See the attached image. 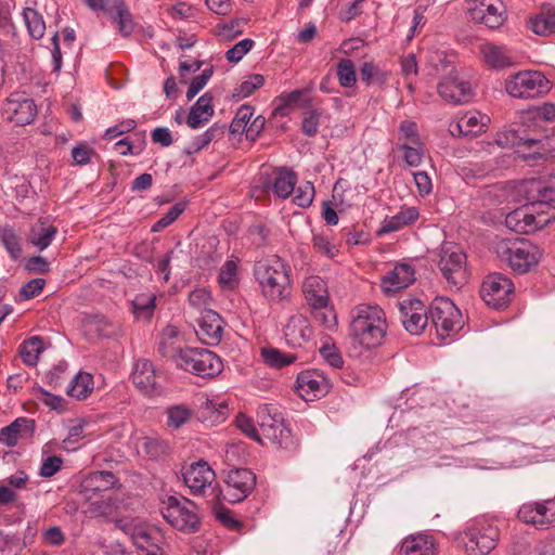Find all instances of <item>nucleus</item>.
I'll return each mask as SVG.
<instances>
[{"label":"nucleus","mask_w":555,"mask_h":555,"mask_svg":"<svg viewBox=\"0 0 555 555\" xmlns=\"http://www.w3.org/2000/svg\"><path fill=\"white\" fill-rule=\"evenodd\" d=\"M313 248L327 258H335L338 255V248L327 236L323 234H314L312 237Z\"/></svg>","instance_id":"nucleus-59"},{"label":"nucleus","mask_w":555,"mask_h":555,"mask_svg":"<svg viewBox=\"0 0 555 555\" xmlns=\"http://www.w3.org/2000/svg\"><path fill=\"white\" fill-rule=\"evenodd\" d=\"M429 318L438 338H453L462 328V313L457 307L444 297L436 298L429 307Z\"/></svg>","instance_id":"nucleus-8"},{"label":"nucleus","mask_w":555,"mask_h":555,"mask_svg":"<svg viewBox=\"0 0 555 555\" xmlns=\"http://www.w3.org/2000/svg\"><path fill=\"white\" fill-rule=\"evenodd\" d=\"M310 89H296L292 92L282 93L278 96L279 104L275 107V113L281 116L287 115V111L292 109L304 102L305 105H310V100L305 99V95Z\"/></svg>","instance_id":"nucleus-38"},{"label":"nucleus","mask_w":555,"mask_h":555,"mask_svg":"<svg viewBox=\"0 0 555 555\" xmlns=\"http://www.w3.org/2000/svg\"><path fill=\"white\" fill-rule=\"evenodd\" d=\"M192 410L184 404L172 405L167 409V425L178 429L190 421Z\"/></svg>","instance_id":"nucleus-48"},{"label":"nucleus","mask_w":555,"mask_h":555,"mask_svg":"<svg viewBox=\"0 0 555 555\" xmlns=\"http://www.w3.org/2000/svg\"><path fill=\"white\" fill-rule=\"evenodd\" d=\"M436 261L450 287L460 289L467 282V257L457 244L444 242L437 253Z\"/></svg>","instance_id":"nucleus-7"},{"label":"nucleus","mask_w":555,"mask_h":555,"mask_svg":"<svg viewBox=\"0 0 555 555\" xmlns=\"http://www.w3.org/2000/svg\"><path fill=\"white\" fill-rule=\"evenodd\" d=\"M229 408L225 400L217 401L214 399H206L202 405V417L204 421L211 424L223 422L228 416Z\"/></svg>","instance_id":"nucleus-43"},{"label":"nucleus","mask_w":555,"mask_h":555,"mask_svg":"<svg viewBox=\"0 0 555 555\" xmlns=\"http://www.w3.org/2000/svg\"><path fill=\"white\" fill-rule=\"evenodd\" d=\"M418 216L420 214L416 207L401 208L395 216L384 220L377 233L382 235L399 231L403 227L415 222Z\"/></svg>","instance_id":"nucleus-34"},{"label":"nucleus","mask_w":555,"mask_h":555,"mask_svg":"<svg viewBox=\"0 0 555 555\" xmlns=\"http://www.w3.org/2000/svg\"><path fill=\"white\" fill-rule=\"evenodd\" d=\"M42 350V339L38 336H34L21 345L20 354L26 365L34 366L37 364L39 354Z\"/></svg>","instance_id":"nucleus-46"},{"label":"nucleus","mask_w":555,"mask_h":555,"mask_svg":"<svg viewBox=\"0 0 555 555\" xmlns=\"http://www.w3.org/2000/svg\"><path fill=\"white\" fill-rule=\"evenodd\" d=\"M223 496L230 503H238L245 500L256 485L255 474L247 468L230 469L224 479Z\"/></svg>","instance_id":"nucleus-13"},{"label":"nucleus","mask_w":555,"mask_h":555,"mask_svg":"<svg viewBox=\"0 0 555 555\" xmlns=\"http://www.w3.org/2000/svg\"><path fill=\"white\" fill-rule=\"evenodd\" d=\"M134 386L145 395H152L156 389V372L153 363L146 359H140L132 370Z\"/></svg>","instance_id":"nucleus-27"},{"label":"nucleus","mask_w":555,"mask_h":555,"mask_svg":"<svg viewBox=\"0 0 555 555\" xmlns=\"http://www.w3.org/2000/svg\"><path fill=\"white\" fill-rule=\"evenodd\" d=\"M216 480V474L205 461L192 463L183 472V481L193 495H207L212 493V483Z\"/></svg>","instance_id":"nucleus-16"},{"label":"nucleus","mask_w":555,"mask_h":555,"mask_svg":"<svg viewBox=\"0 0 555 555\" xmlns=\"http://www.w3.org/2000/svg\"><path fill=\"white\" fill-rule=\"evenodd\" d=\"M93 390V377L87 372H79L67 386L68 396L78 400L86 399Z\"/></svg>","instance_id":"nucleus-41"},{"label":"nucleus","mask_w":555,"mask_h":555,"mask_svg":"<svg viewBox=\"0 0 555 555\" xmlns=\"http://www.w3.org/2000/svg\"><path fill=\"white\" fill-rule=\"evenodd\" d=\"M305 298L311 308H324L330 297L326 282L317 275L306 278L302 284Z\"/></svg>","instance_id":"nucleus-26"},{"label":"nucleus","mask_w":555,"mask_h":555,"mask_svg":"<svg viewBox=\"0 0 555 555\" xmlns=\"http://www.w3.org/2000/svg\"><path fill=\"white\" fill-rule=\"evenodd\" d=\"M199 331L197 335L207 345L220 343L223 333V321L214 310H203L198 321Z\"/></svg>","instance_id":"nucleus-24"},{"label":"nucleus","mask_w":555,"mask_h":555,"mask_svg":"<svg viewBox=\"0 0 555 555\" xmlns=\"http://www.w3.org/2000/svg\"><path fill=\"white\" fill-rule=\"evenodd\" d=\"M264 77L259 74L250 75L246 80L241 82L233 91V99L242 100L249 96L255 90L262 87Z\"/></svg>","instance_id":"nucleus-51"},{"label":"nucleus","mask_w":555,"mask_h":555,"mask_svg":"<svg viewBox=\"0 0 555 555\" xmlns=\"http://www.w3.org/2000/svg\"><path fill=\"white\" fill-rule=\"evenodd\" d=\"M513 293V282L499 272L489 274L482 282L480 289L483 301L496 310L506 307L511 301Z\"/></svg>","instance_id":"nucleus-12"},{"label":"nucleus","mask_w":555,"mask_h":555,"mask_svg":"<svg viewBox=\"0 0 555 555\" xmlns=\"http://www.w3.org/2000/svg\"><path fill=\"white\" fill-rule=\"evenodd\" d=\"M398 149L403 151V158L408 166L417 167L422 164L424 157V147L422 142L418 144L402 142L398 144Z\"/></svg>","instance_id":"nucleus-52"},{"label":"nucleus","mask_w":555,"mask_h":555,"mask_svg":"<svg viewBox=\"0 0 555 555\" xmlns=\"http://www.w3.org/2000/svg\"><path fill=\"white\" fill-rule=\"evenodd\" d=\"M224 134V126L214 124L206 131L196 135L188 144L185 152L188 154H194L206 147L211 141L222 138Z\"/></svg>","instance_id":"nucleus-40"},{"label":"nucleus","mask_w":555,"mask_h":555,"mask_svg":"<svg viewBox=\"0 0 555 555\" xmlns=\"http://www.w3.org/2000/svg\"><path fill=\"white\" fill-rule=\"evenodd\" d=\"M261 354L267 364L275 367L289 365L296 360V356L285 354L275 348H264Z\"/></svg>","instance_id":"nucleus-54"},{"label":"nucleus","mask_w":555,"mask_h":555,"mask_svg":"<svg viewBox=\"0 0 555 555\" xmlns=\"http://www.w3.org/2000/svg\"><path fill=\"white\" fill-rule=\"evenodd\" d=\"M320 354L324 361L334 369H340L344 365L341 353L335 345H324L320 348Z\"/></svg>","instance_id":"nucleus-64"},{"label":"nucleus","mask_w":555,"mask_h":555,"mask_svg":"<svg viewBox=\"0 0 555 555\" xmlns=\"http://www.w3.org/2000/svg\"><path fill=\"white\" fill-rule=\"evenodd\" d=\"M156 297L152 294L137 295L132 300V313L135 319L147 321L154 313Z\"/></svg>","instance_id":"nucleus-45"},{"label":"nucleus","mask_w":555,"mask_h":555,"mask_svg":"<svg viewBox=\"0 0 555 555\" xmlns=\"http://www.w3.org/2000/svg\"><path fill=\"white\" fill-rule=\"evenodd\" d=\"M116 483V477L107 470H98L86 476L80 483V493L91 500L96 493L107 491Z\"/></svg>","instance_id":"nucleus-25"},{"label":"nucleus","mask_w":555,"mask_h":555,"mask_svg":"<svg viewBox=\"0 0 555 555\" xmlns=\"http://www.w3.org/2000/svg\"><path fill=\"white\" fill-rule=\"evenodd\" d=\"M211 301L210 292L204 287L195 288L189 294V304L201 313L203 310H208L207 306Z\"/></svg>","instance_id":"nucleus-62"},{"label":"nucleus","mask_w":555,"mask_h":555,"mask_svg":"<svg viewBox=\"0 0 555 555\" xmlns=\"http://www.w3.org/2000/svg\"><path fill=\"white\" fill-rule=\"evenodd\" d=\"M361 80L367 85H384L388 79V74L382 70L372 62H364L360 69Z\"/></svg>","instance_id":"nucleus-49"},{"label":"nucleus","mask_w":555,"mask_h":555,"mask_svg":"<svg viewBox=\"0 0 555 555\" xmlns=\"http://www.w3.org/2000/svg\"><path fill=\"white\" fill-rule=\"evenodd\" d=\"M490 118L478 111H469L462 115L454 125L450 126V132L454 135L457 131L462 135H479L486 131Z\"/></svg>","instance_id":"nucleus-23"},{"label":"nucleus","mask_w":555,"mask_h":555,"mask_svg":"<svg viewBox=\"0 0 555 555\" xmlns=\"http://www.w3.org/2000/svg\"><path fill=\"white\" fill-rule=\"evenodd\" d=\"M218 282L222 288L232 289L237 283V263L235 260H227L219 272Z\"/></svg>","instance_id":"nucleus-53"},{"label":"nucleus","mask_w":555,"mask_h":555,"mask_svg":"<svg viewBox=\"0 0 555 555\" xmlns=\"http://www.w3.org/2000/svg\"><path fill=\"white\" fill-rule=\"evenodd\" d=\"M494 248L498 257L519 274L527 273L534 268L542 255L538 246L528 242L501 240Z\"/></svg>","instance_id":"nucleus-5"},{"label":"nucleus","mask_w":555,"mask_h":555,"mask_svg":"<svg viewBox=\"0 0 555 555\" xmlns=\"http://www.w3.org/2000/svg\"><path fill=\"white\" fill-rule=\"evenodd\" d=\"M254 276L266 299L281 301L289 296L291 268L281 257L271 255L256 261Z\"/></svg>","instance_id":"nucleus-2"},{"label":"nucleus","mask_w":555,"mask_h":555,"mask_svg":"<svg viewBox=\"0 0 555 555\" xmlns=\"http://www.w3.org/2000/svg\"><path fill=\"white\" fill-rule=\"evenodd\" d=\"M178 366L204 378L215 377L223 370L222 360L216 353L199 348L180 350Z\"/></svg>","instance_id":"nucleus-9"},{"label":"nucleus","mask_w":555,"mask_h":555,"mask_svg":"<svg viewBox=\"0 0 555 555\" xmlns=\"http://www.w3.org/2000/svg\"><path fill=\"white\" fill-rule=\"evenodd\" d=\"M296 384L298 392L307 401L324 397L331 389L330 380L319 370L300 372Z\"/></svg>","instance_id":"nucleus-20"},{"label":"nucleus","mask_w":555,"mask_h":555,"mask_svg":"<svg viewBox=\"0 0 555 555\" xmlns=\"http://www.w3.org/2000/svg\"><path fill=\"white\" fill-rule=\"evenodd\" d=\"M438 93L444 101L453 104L467 103L474 95L470 83L460 77L454 67H451L447 77L438 85Z\"/></svg>","instance_id":"nucleus-17"},{"label":"nucleus","mask_w":555,"mask_h":555,"mask_svg":"<svg viewBox=\"0 0 555 555\" xmlns=\"http://www.w3.org/2000/svg\"><path fill=\"white\" fill-rule=\"evenodd\" d=\"M314 320L326 330L336 326V313L333 308L325 306L324 308H312Z\"/></svg>","instance_id":"nucleus-61"},{"label":"nucleus","mask_w":555,"mask_h":555,"mask_svg":"<svg viewBox=\"0 0 555 555\" xmlns=\"http://www.w3.org/2000/svg\"><path fill=\"white\" fill-rule=\"evenodd\" d=\"M436 545L429 534H411L401 542L400 555H436Z\"/></svg>","instance_id":"nucleus-29"},{"label":"nucleus","mask_w":555,"mask_h":555,"mask_svg":"<svg viewBox=\"0 0 555 555\" xmlns=\"http://www.w3.org/2000/svg\"><path fill=\"white\" fill-rule=\"evenodd\" d=\"M485 63L494 69H503L515 64L514 54L504 46L485 43L480 48Z\"/></svg>","instance_id":"nucleus-30"},{"label":"nucleus","mask_w":555,"mask_h":555,"mask_svg":"<svg viewBox=\"0 0 555 555\" xmlns=\"http://www.w3.org/2000/svg\"><path fill=\"white\" fill-rule=\"evenodd\" d=\"M109 14H114V20L118 24L119 33L128 37L133 31L132 15L124 0H109Z\"/></svg>","instance_id":"nucleus-36"},{"label":"nucleus","mask_w":555,"mask_h":555,"mask_svg":"<svg viewBox=\"0 0 555 555\" xmlns=\"http://www.w3.org/2000/svg\"><path fill=\"white\" fill-rule=\"evenodd\" d=\"M0 243L8 251L12 260H18L22 257V246L15 230L10 225L0 228Z\"/></svg>","instance_id":"nucleus-44"},{"label":"nucleus","mask_w":555,"mask_h":555,"mask_svg":"<svg viewBox=\"0 0 555 555\" xmlns=\"http://www.w3.org/2000/svg\"><path fill=\"white\" fill-rule=\"evenodd\" d=\"M185 204L177 203L163 216L157 222L152 225V232H160L165 228L173 223L178 217L184 211Z\"/></svg>","instance_id":"nucleus-58"},{"label":"nucleus","mask_w":555,"mask_h":555,"mask_svg":"<svg viewBox=\"0 0 555 555\" xmlns=\"http://www.w3.org/2000/svg\"><path fill=\"white\" fill-rule=\"evenodd\" d=\"M253 47L254 41L249 38H245L230 48L225 53V57L231 63H238Z\"/></svg>","instance_id":"nucleus-60"},{"label":"nucleus","mask_w":555,"mask_h":555,"mask_svg":"<svg viewBox=\"0 0 555 555\" xmlns=\"http://www.w3.org/2000/svg\"><path fill=\"white\" fill-rule=\"evenodd\" d=\"M262 436L281 448L287 449L292 446L291 430L285 426L283 417L272 425H264Z\"/></svg>","instance_id":"nucleus-39"},{"label":"nucleus","mask_w":555,"mask_h":555,"mask_svg":"<svg viewBox=\"0 0 555 555\" xmlns=\"http://www.w3.org/2000/svg\"><path fill=\"white\" fill-rule=\"evenodd\" d=\"M499 538L498 527L486 519H476L459 533L457 541L467 555H487L495 547Z\"/></svg>","instance_id":"nucleus-4"},{"label":"nucleus","mask_w":555,"mask_h":555,"mask_svg":"<svg viewBox=\"0 0 555 555\" xmlns=\"http://www.w3.org/2000/svg\"><path fill=\"white\" fill-rule=\"evenodd\" d=\"M57 234V229L51 224L38 222L30 229L28 241L39 250L48 248Z\"/></svg>","instance_id":"nucleus-37"},{"label":"nucleus","mask_w":555,"mask_h":555,"mask_svg":"<svg viewBox=\"0 0 555 555\" xmlns=\"http://www.w3.org/2000/svg\"><path fill=\"white\" fill-rule=\"evenodd\" d=\"M506 92L518 99H533L550 90V81L538 70H522L505 81Z\"/></svg>","instance_id":"nucleus-10"},{"label":"nucleus","mask_w":555,"mask_h":555,"mask_svg":"<svg viewBox=\"0 0 555 555\" xmlns=\"http://www.w3.org/2000/svg\"><path fill=\"white\" fill-rule=\"evenodd\" d=\"M530 29L540 36H547L555 31V8L543 7L539 14L529 21Z\"/></svg>","instance_id":"nucleus-35"},{"label":"nucleus","mask_w":555,"mask_h":555,"mask_svg":"<svg viewBox=\"0 0 555 555\" xmlns=\"http://www.w3.org/2000/svg\"><path fill=\"white\" fill-rule=\"evenodd\" d=\"M120 528L143 552L142 555H158L162 552L163 535L156 528L135 519L121 521Z\"/></svg>","instance_id":"nucleus-11"},{"label":"nucleus","mask_w":555,"mask_h":555,"mask_svg":"<svg viewBox=\"0 0 555 555\" xmlns=\"http://www.w3.org/2000/svg\"><path fill=\"white\" fill-rule=\"evenodd\" d=\"M473 21L496 29L505 21V9L501 0H466Z\"/></svg>","instance_id":"nucleus-14"},{"label":"nucleus","mask_w":555,"mask_h":555,"mask_svg":"<svg viewBox=\"0 0 555 555\" xmlns=\"http://www.w3.org/2000/svg\"><path fill=\"white\" fill-rule=\"evenodd\" d=\"M254 116V108L249 105H242L230 125V131L233 134H241Z\"/></svg>","instance_id":"nucleus-55"},{"label":"nucleus","mask_w":555,"mask_h":555,"mask_svg":"<svg viewBox=\"0 0 555 555\" xmlns=\"http://www.w3.org/2000/svg\"><path fill=\"white\" fill-rule=\"evenodd\" d=\"M518 518L541 529L554 526L555 499L522 504L518 511Z\"/></svg>","instance_id":"nucleus-19"},{"label":"nucleus","mask_w":555,"mask_h":555,"mask_svg":"<svg viewBox=\"0 0 555 555\" xmlns=\"http://www.w3.org/2000/svg\"><path fill=\"white\" fill-rule=\"evenodd\" d=\"M23 17L31 38L37 40L42 38L46 33V23L42 15L35 9L26 8L23 11Z\"/></svg>","instance_id":"nucleus-47"},{"label":"nucleus","mask_w":555,"mask_h":555,"mask_svg":"<svg viewBox=\"0 0 555 555\" xmlns=\"http://www.w3.org/2000/svg\"><path fill=\"white\" fill-rule=\"evenodd\" d=\"M337 78L341 87L351 88L357 82V74L353 62L343 59L337 64Z\"/></svg>","instance_id":"nucleus-50"},{"label":"nucleus","mask_w":555,"mask_h":555,"mask_svg":"<svg viewBox=\"0 0 555 555\" xmlns=\"http://www.w3.org/2000/svg\"><path fill=\"white\" fill-rule=\"evenodd\" d=\"M313 331L307 317L297 313L292 315L284 326V336L287 345L302 347L312 337Z\"/></svg>","instance_id":"nucleus-21"},{"label":"nucleus","mask_w":555,"mask_h":555,"mask_svg":"<svg viewBox=\"0 0 555 555\" xmlns=\"http://www.w3.org/2000/svg\"><path fill=\"white\" fill-rule=\"evenodd\" d=\"M295 196L293 202L301 208L311 206L314 198V186L311 182L307 181L294 190Z\"/></svg>","instance_id":"nucleus-56"},{"label":"nucleus","mask_w":555,"mask_h":555,"mask_svg":"<svg viewBox=\"0 0 555 555\" xmlns=\"http://www.w3.org/2000/svg\"><path fill=\"white\" fill-rule=\"evenodd\" d=\"M494 143L499 147L527 146L529 149L537 147L540 150V145H542V139L540 137H530L528 133H526L525 130L511 128L499 132Z\"/></svg>","instance_id":"nucleus-28"},{"label":"nucleus","mask_w":555,"mask_h":555,"mask_svg":"<svg viewBox=\"0 0 555 555\" xmlns=\"http://www.w3.org/2000/svg\"><path fill=\"white\" fill-rule=\"evenodd\" d=\"M272 189L276 197L286 199L294 193L298 181L297 175L286 167H279L274 170Z\"/></svg>","instance_id":"nucleus-33"},{"label":"nucleus","mask_w":555,"mask_h":555,"mask_svg":"<svg viewBox=\"0 0 555 555\" xmlns=\"http://www.w3.org/2000/svg\"><path fill=\"white\" fill-rule=\"evenodd\" d=\"M2 116L16 126H25L34 121L37 106L33 99L23 93H12L2 106Z\"/></svg>","instance_id":"nucleus-15"},{"label":"nucleus","mask_w":555,"mask_h":555,"mask_svg":"<svg viewBox=\"0 0 555 555\" xmlns=\"http://www.w3.org/2000/svg\"><path fill=\"white\" fill-rule=\"evenodd\" d=\"M399 141L409 144H418L421 142L417 125L414 121L404 120L399 126Z\"/></svg>","instance_id":"nucleus-63"},{"label":"nucleus","mask_w":555,"mask_h":555,"mask_svg":"<svg viewBox=\"0 0 555 555\" xmlns=\"http://www.w3.org/2000/svg\"><path fill=\"white\" fill-rule=\"evenodd\" d=\"M386 331V315L379 307L361 305L353 311L349 332L354 344L365 349L377 347Z\"/></svg>","instance_id":"nucleus-3"},{"label":"nucleus","mask_w":555,"mask_h":555,"mask_svg":"<svg viewBox=\"0 0 555 555\" xmlns=\"http://www.w3.org/2000/svg\"><path fill=\"white\" fill-rule=\"evenodd\" d=\"M160 513L172 528L183 533L191 534L199 530L197 506L186 498L168 496L162 503Z\"/></svg>","instance_id":"nucleus-6"},{"label":"nucleus","mask_w":555,"mask_h":555,"mask_svg":"<svg viewBox=\"0 0 555 555\" xmlns=\"http://www.w3.org/2000/svg\"><path fill=\"white\" fill-rule=\"evenodd\" d=\"M138 448L151 459H159L170 452L169 442L158 436L141 438L138 442Z\"/></svg>","instance_id":"nucleus-42"},{"label":"nucleus","mask_w":555,"mask_h":555,"mask_svg":"<svg viewBox=\"0 0 555 555\" xmlns=\"http://www.w3.org/2000/svg\"><path fill=\"white\" fill-rule=\"evenodd\" d=\"M214 113L212 95L206 92L191 107L186 124L192 129L202 128L210 120Z\"/></svg>","instance_id":"nucleus-31"},{"label":"nucleus","mask_w":555,"mask_h":555,"mask_svg":"<svg viewBox=\"0 0 555 555\" xmlns=\"http://www.w3.org/2000/svg\"><path fill=\"white\" fill-rule=\"evenodd\" d=\"M234 423H235V426L242 433H244L247 437H249L250 439H253L259 443H262L261 436L258 433L253 418H250L249 416H247L244 413H238L234 420Z\"/></svg>","instance_id":"nucleus-57"},{"label":"nucleus","mask_w":555,"mask_h":555,"mask_svg":"<svg viewBox=\"0 0 555 555\" xmlns=\"http://www.w3.org/2000/svg\"><path fill=\"white\" fill-rule=\"evenodd\" d=\"M540 198L530 204H526L505 217V225L521 234H529L540 230L551 222L555 221V188L544 186L535 189Z\"/></svg>","instance_id":"nucleus-1"},{"label":"nucleus","mask_w":555,"mask_h":555,"mask_svg":"<svg viewBox=\"0 0 555 555\" xmlns=\"http://www.w3.org/2000/svg\"><path fill=\"white\" fill-rule=\"evenodd\" d=\"M401 321L404 328L412 335H420L428 324L429 310L420 299H404L399 302Z\"/></svg>","instance_id":"nucleus-18"},{"label":"nucleus","mask_w":555,"mask_h":555,"mask_svg":"<svg viewBox=\"0 0 555 555\" xmlns=\"http://www.w3.org/2000/svg\"><path fill=\"white\" fill-rule=\"evenodd\" d=\"M415 281L414 269L406 263L395 266L385 276L380 280V288L387 295L406 288Z\"/></svg>","instance_id":"nucleus-22"},{"label":"nucleus","mask_w":555,"mask_h":555,"mask_svg":"<svg viewBox=\"0 0 555 555\" xmlns=\"http://www.w3.org/2000/svg\"><path fill=\"white\" fill-rule=\"evenodd\" d=\"M35 430V422L26 417H18L0 430V441L8 447H14L20 438H27Z\"/></svg>","instance_id":"nucleus-32"}]
</instances>
